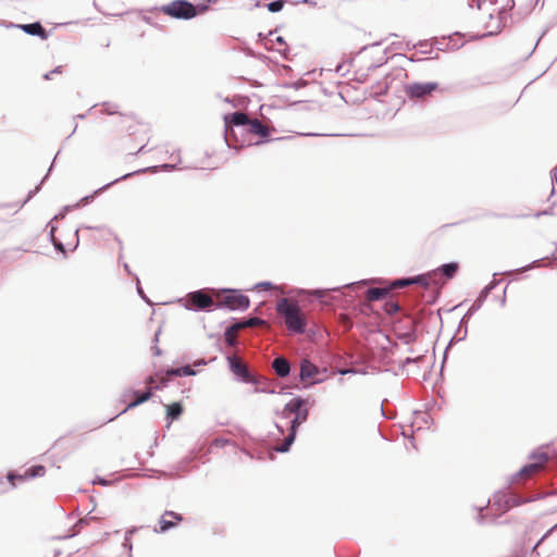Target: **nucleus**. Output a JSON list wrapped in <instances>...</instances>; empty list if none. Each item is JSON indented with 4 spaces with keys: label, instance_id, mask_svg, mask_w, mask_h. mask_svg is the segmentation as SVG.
Masks as SVG:
<instances>
[{
    "label": "nucleus",
    "instance_id": "nucleus-1",
    "mask_svg": "<svg viewBox=\"0 0 557 557\" xmlns=\"http://www.w3.org/2000/svg\"><path fill=\"white\" fill-rule=\"evenodd\" d=\"M276 311L283 318L287 330L295 334H304L307 318L297 301L282 298L276 304Z\"/></svg>",
    "mask_w": 557,
    "mask_h": 557
},
{
    "label": "nucleus",
    "instance_id": "nucleus-2",
    "mask_svg": "<svg viewBox=\"0 0 557 557\" xmlns=\"http://www.w3.org/2000/svg\"><path fill=\"white\" fill-rule=\"evenodd\" d=\"M206 4H194L188 0H173L170 3L156 8L163 14L175 20H191L207 11Z\"/></svg>",
    "mask_w": 557,
    "mask_h": 557
},
{
    "label": "nucleus",
    "instance_id": "nucleus-3",
    "mask_svg": "<svg viewBox=\"0 0 557 557\" xmlns=\"http://www.w3.org/2000/svg\"><path fill=\"white\" fill-rule=\"evenodd\" d=\"M531 499H525L520 495L510 492V491H499L496 492L493 496L492 500H488V510L486 516L492 515L490 521L494 522L496 519L502 516L504 512L508 511L510 508L530 502Z\"/></svg>",
    "mask_w": 557,
    "mask_h": 557
},
{
    "label": "nucleus",
    "instance_id": "nucleus-4",
    "mask_svg": "<svg viewBox=\"0 0 557 557\" xmlns=\"http://www.w3.org/2000/svg\"><path fill=\"white\" fill-rule=\"evenodd\" d=\"M250 122V117L242 112V111H235L231 114H227L224 116V124H225V132H224V139L226 145L230 148L238 149L245 146L244 143L238 144L234 126L236 127H244L248 125Z\"/></svg>",
    "mask_w": 557,
    "mask_h": 557
},
{
    "label": "nucleus",
    "instance_id": "nucleus-5",
    "mask_svg": "<svg viewBox=\"0 0 557 557\" xmlns=\"http://www.w3.org/2000/svg\"><path fill=\"white\" fill-rule=\"evenodd\" d=\"M224 295L216 302V308H227L232 311H245L250 306L249 298L237 289H224Z\"/></svg>",
    "mask_w": 557,
    "mask_h": 557
},
{
    "label": "nucleus",
    "instance_id": "nucleus-6",
    "mask_svg": "<svg viewBox=\"0 0 557 557\" xmlns=\"http://www.w3.org/2000/svg\"><path fill=\"white\" fill-rule=\"evenodd\" d=\"M186 308L193 311H212L216 309V302L203 289H199L187 295Z\"/></svg>",
    "mask_w": 557,
    "mask_h": 557
},
{
    "label": "nucleus",
    "instance_id": "nucleus-7",
    "mask_svg": "<svg viewBox=\"0 0 557 557\" xmlns=\"http://www.w3.org/2000/svg\"><path fill=\"white\" fill-rule=\"evenodd\" d=\"M438 88L436 82L410 83L405 85L404 91L410 99H424Z\"/></svg>",
    "mask_w": 557,
    "mask_h": 557
},
{
    "label": "nucleus",
    "instance_id": "nucleus-8",
    "mask_svg": "<svg viewBox=\"0 0 557 557\" xmlns=\"http://www.w3.org/2000/svg\"><path fill=\"white\" fill-rule=\"evenodd\" d=\"M318 374H320L319 367L312 363L309 359H302L300 361L298 376L305 387L323 382V379H317Z\"/></svg>",
    "mask_w": 557,
    "mask_h": 557
},
{
    "label": "nucleus",
    "instance_id": "nucleus-9",
    "mask_svg": "<svg viewBox=\"0 0 557 557\" xmlns=\"http://www.w3.org/2000/svg\"><path fill=\"white\" fill-rule=\"evenodd\" d=\"M228 367L231 371L244 383L257 384L258 380L255 377L246 364L242 363L236 356L227 357Z\"/></svg>",
    "mask_w": 557,
    "mask_h": 557
},
{
    "label": "nucleus",
    "instance_id": "nucleus-10",
    "mask_svg": "<svg viewBox=\"0 0 557 557\" xmlns=\"http://www.w3.org/2000/svg\"><path fill=\"white\" fill-rule=\"evenodd\" d=\"M459 264L457 262H448L432 270L435 272V281L437 286H442L446 281L453 278L457 274Z\"/></svg>",
    "mask_w": 557,
    "mask_h": 557
},
{
    "label": "nucleus",
    "instance_id": "nucleus-11",
    "mask_svg": "<svg viewBox=\"0 0 557 557\" xmlns=\"http://www.w3.org/2000/svg\"><path fill=\"white\" fill-rule=\"evenodd\" d=\"M308 398L296 396L293 399H290L287 404H285L284 408L278 414L282 419H288L290 414L296 416V412H300L308 408Z\"/></svg>",
    "mask_w": 557,
    "mask_h": 557
},
{
    "label": "nucleus",
    "instance_id": "nucleus-12",
    "mask_svg": "<svg viewBox=\"0 0 557 557\" xmlns=\"http://www.w3.org/2000/svg\"><path fill=\"white\" fill-rule=\"evenodd\" d=\"M531 458L534 459V461L522 467L519 472H517L516 476L522 478L537 471L547 461L548 456L545 453H533Z\"/></svg>",
    "mask_w": 557,
    "mask_h": 557
},
{
    "label": "nucleus",
    "instance_id": "nucleus-13",
    "mask_svg": "<svg viewBox=\"0 0 557 557\" xmlns=\"http://www.w3.org/2000/svg\"><path fill=\"white\" fill-rule=\"evenodd\" d=\"M46 468L41 465L33 466L28 468L24 474H17L14 472L8 473V480L15 485V481H22L24 479H34L45 475Z\"/></svg>",
    "mask_w": 557,
    "mask_h": 557
},
{
    "label": "nucleus",
    "instance_id": "nucleus-14",
    "mask_svg": "<svg viewBox=\"0 0 557 557\" xmlns=\"http://www.w3.org/2000/svg\"><path fill=\"white\" fill-rule=\"evenodd\" d=\"M8 27H16L22 29L24 33L37 36L42 40H46L49 37V33L42 27L39 22H34L29 24H13L11 23Z\"/></svg>",
    "mask_w": 557,
    "mask_h": 557
},
{
    "label": "nucleus",
    "instance_id": "nucleus-15",
    "mask_svg": "<svg viewBox=\"0 0 557 557\" xmlns=\"http://www.w3.org/2000/svg\"><path fill=\"white\" fill-rule=\"evenodd\" d=\"M271 366L275 374L281 379H285L290 374V362L283 356L274 358Z\"/></svg>",
    "mask_w": 557,
    "mask_h": 557
},
{
    "label": "nucleus",
    "instance_id": "nucleus-16",
    "mask_svg": "<svg viewBox=\"0 0 557 557\" xmlns=\"http://www.w3.org/2000/svg\"><path fill=\"white\" fill-rule=\"evenodd\" d=\"M132 394L135 397V399L133 401H131L123 411H121L119 414H116L115 418L119 417L120 414L126 412L127 410L133 409V408L141 405L143 403L149 400L152 397V389L148 388L146 392H143V393L139 391H134V392H132ZM113 419H114V417L110 418L108 421H112Z\"/></svg>",
    "mask_w": 557,
    "mask_h": 557
},
{
    "label": "nucleus",
    "instance_id": "nucleus-17",
    "mask_svg": "<svg viewBox=\"0 0 557 557\" xmlns=\"http://www.w3.org/2000/svg\"><path fill=\"white\" fill-rule=\"evenodd\" d=\"M265 321L258 317H248L242 318L239 320H235L234 323L231 324L232 331H239L245 327H253L259 325H264Z\"/></svg>",
    "mask_w": 557,
    "mask_h": 557
},
{
    "label": "nucleus",
    "instance_id": "nucleus-18",
    "mask_svg": "<svg viewBox=\"0 0 557 557\" xmlns=\"http://www.w3.org/2000/svg\"><path fill=\"white\" fill-rule=\"evenodd\" d=\"M247 128L250 134L257 135L262 139H267L270 137V128L265 126L262 122H260L258 119H250Z\"/></svg>",
    "mask_w": 557,
    "mask_h": 557
},
{
    "label": "nucleus",
    "instance_id": "nucleus-19",
    "mask_svg": "<svg viewBox=\"0 0 557 557\" xmlns=\"http://www.w3.org/2000/svg\"><path fill=\"white\" fill-rule=\"evenodd\" d=\"M410 281L412 282V284L420 285L424 288H428L431 285L437 286L435 281V272L433 271H429L426 273L412 276Z\"/></svg>",
    "mask_w": 557,
    "mask_h": 557
},
{
    "label": "nucleus",
    "instance_id": "nucleus-20",
    "mask_svg": "<svg viewBox=\"0 0 557 557\" xmlns=\"http://www.w3.org/2000/svg\"><path fill=\"white\" fill-rule=\"evenodd\" d=\"M309 418V409L306 408L305 410L300 412H296V416L289 421V428L288 430L292 432L297 433L299 426L305 423Z\"/></svg>",
    "mask_w": 557,
    "mask_h": 557
},
{
    "label": "nucleus",
    "instance_id": "nucleus-21",
    "mask_svg": "<svg viewBox=\"0 0 557 557\" xmlns=\"http://www.w3.org/2000/svg\"><path fill=\"white\" fill-rule=\"evenodd\" d=\"M165 375L169 377L173 376H190L196 375V371L189 366H183L178 368H170L165 371Z\"/></svg>",
    "mask_w": 557,
    "mask_h": 557
},
{
    "label": "nucleus",
    "instance_id": "nucleus-22",
    "mask_svg": "<svg viewBox=\"0 0 557 557\" xmlns=\"http://www.w3.org/2000/svg\"><path fill=\"white\" fill-rule=\"evenodd\" d=\"M168 516L174 518L177 521L183 520V517L180 513L174 512V511H165L160 520V531L161 532H166L175 525L173 521L165 519V517H168Z\"/></svg>",
    "mask_w": 557,
    "mask_h": 557
},
{
    "label": "nucleus",
    "instance_id": "nucleus-23",
    "mask_svg": "<svg viewBox=\"0 0 557 557\" xmlns=\"http://www.w3.org/2000/svg\"><path fill=\"white\" fill-rule=\"evenodd\" d=\"M388 289L381 287H369L366 292V298L369 301L384 299L388 295Z\"/></svg>",
    "mask_w": 557,
    "mask_h": 557
},
{
    "label": "nucleus",
    "instance_id": "nucleus-24",
    "mask_svg": "<svg viewBox=\"0 0 557 557\" xmlns=\"http://www.w3.org/2000/svg\"><path fill=\"white\" fill-rule=\"evenodd\" d=\"M183 413V406L181 403H173L166 406V419L169 420L168 428L171 422L175 419H178Z\"/></svg>",
    "mask_w": 557,
    "mask_h": 557
},
{
    "label": "nucleus",
    "instance_id": "nucleus-25",
    "mask_svg": "<svg viewBox=\"0 0 557 557\" xmlns=\"http://www.w3.org/2000/svg\"><path fill=\"white\" fill-rule=\"evenodd\" d=\"M297 433L292 432L288 430L287 436L284 438V441L275 447V450L278 453H287L290 449V446L295 442Z\"/></svg>",
    "mask_w": 557,
    "mask_h": 557
},
{
    "label": "nucleus",
    "instance_id": "nucleus-26",
    "mask_svg": "<svg viewBox=\"0 0 557 557\" xmlns=\"http://www.w3.org/2000/svg\"><path fill=\"white\" fill-rule=\"evenodd\" d=\"M468 335V323H463V321L460 320L459 325L450 339L449 344L455 342H461L465 341Z\"/></svg>",
    "mask_w": 557,
    "mask_h": 557
},
{
    "label": "nucleus",
    "instance_id": "nucleus-27",
    "mask_svg": "<svg viewBox=\"0 0 557 557\" xmlns=\"http://www.w3.org/2000/svg\"><path fill=\"white\" fill-rule=\"evenodd\" d=\"M497 273H494V280L487 284L479 294L476 297V300H481V304L483 305L491 292L498 285L499 281L495 278Z\"/></svg>",
    "mask_w": 557,
    "mask_h": 557
},
{
    "label": "nucleus",
    "instance_id": "nucleus-28",
    "mask_svg": "<svg viewBox=\"0 0 557 557\" xmlns=\"http://www.w3.org/2000/svg\"><path fill=\"white\" fill-rule=\"evenodd\" d=\"M483 305L481 304V300H474L471 305V307L468 309V311L463 314L461 318V321L463 323H469L471 317Z\"/></svg>",
    "mask_w": 557,
    "mask_h": 557
},
{
    "label": "nucleus",
    "instance_id": "nucleus-29",
    "mask_svg": "<svg viewBox=\"0 0 557 557\" xmlns=\"http://www.w3.org/2000/svg\"><path fill=\"white\" fill-rule=\"evenodd\" d=\"M267 8L272 13H277L283 10L284 1L283 0H274L267 4Z\"/></svg>",
    "mask_w": 557,
    "mask_h": 557
},
{
    "label": "nucleus",
    "instance_id": "nucleus-30",
    "mask_svg": "<svg viewBox=\"0 0 557 557\" xmlns=\"http://www.w3.org/2000/svg\"><path fill=\"white\" fill-rule=\"evenodd\" d=\"M237 331H232L231 330V325H228L226 329H225V332H224V339L226 342V344L231 345V346H234L236 344V338H235V333Z\"/></svg>",
    "mask_w": 557,
    "mask_h": 557
},
{
    "label": "nucleus",
    "instance_id": "nucleus-31",
    "mask_svg": "<svg viewBox=\"0 0 557 557\" xmlns=\"http://www.w3.org/2000/svg\"><path fill=\"white\" fill-rule=\"evenodd\" d=\"M274 42L280 45V46H286V42H285V39L284 37L282 36H276L275 39H274ZM277 51L282 54V57L287 60L288 59V48L285 47L284 49H277Z\"/></svg>",
    "mask_w": 557,
    "mask_h": 557
},
{
    "label": "nucleus",
    "instance_id": "nucleus-32",
    "mask_svg": "<svg viewBox=\"0 0 557 557\" xmlns=\"http://www.w3.org/2000/svg\"><path fill=\"white\" fill-rule=\"evenodd\" d=\"M411 277H401V278H397L395 280L393 283H392V286L394 288H403V287H406V286H409V285H412V282L410 281Z\"/></svg>",
    "mask_w": 557,
    "mask_h": 557
},
{
    "label": "nucleus",
    "instance_id": "nucleus-33",
    "mask_svg": "<svg viewBox=\"0 0 557 557\" xmlns=\"http://www.w3.org/2000/svg\"><path fill=\"white\" fill-rule=\"evenodd\" d=\"M306 85H307V81H305V79L300 78V79H298V81H296V82L285 83V84L283 85V87H284V88H293V89L298 90V89H300V88L305 87Z\"/></svg>",
    "mask_w": 557,
    "mask_h": 557
},
{
    "label": "nucleus",
    "instance_id": "nucleus-34",
    "mask_svg": "<svg viewBox=\"0 0 557 557\" xmlns=\"http://www.w3.org/2000/svg\"><path fill=\"white\" fill-rule=\"evenodd\" d=\"M144 171H145V170H139V171H136V172H133V173H126V174L122 175L121 177H119V178H116V180L112 181L111 183H108V184H107V185H104L103 187L99 188V189H98V191H102V190L107 189L108 187H110L111 185H113V184H115V183H117V182H120V181H122V180H126V178H128L129 176H132V175H134V174H136V173H139V172H144Z\"/></svg>",
    "mask_w": 557,
    "mask_h": 557
},
{
    "label": "nucleus",
    "instance_id": "nucleus-35",
    "mask_svg": "<svg viewBox=\"0 0 557 557\" xmlns=\"http://www.w3.org/2000/svg\"><path fill=\"white\" fill-rule=\"evenodd\" d=\"M253 288L270 290V289L274 288V285L271 282H260V283L256 284Z\"/></svg>",
    "mask_w": 557,
    "mask_h": 557
},
{
    "label": "nucleus",
    "instance_id": "nucleus-36",
    "mask_svg": "<svg viewBox=\"0 0 557 557\" xmlns=\"http://www.w3.org/2000/svg\"><path fill=\"white\" fill-rule=\"evenodd\" d=\"M135 278H136V283H137V286H136V287H137V293L139 294V296H140V297H141L146 302L150 304V300L146 297V295H145V293H144V290H143V288H141V286H140V281H139L138 276H137V275H135Z\"/></svg>",
    "mask_w": 557,
    "mask_h": 557
},
{
    "label": "nucleus",
    "instance_id": "nucleus-37",
    "mask_svg": "<svg viewBox=\"0 0 557 557\" xmlns=\"http://www.w3.org/2000/svg\"><path fill=\"white\" fill-rule=\"evenodd\" d=\"M486 5V0H470V7H476L479 10H483Z\"/></svg>",
    "mask_w": 557,
    "mask_h": 557
},
{
    "label": "nucleus",
    "instance_id": "nucleus-38",
    "mask_svg": "<svg viewBox=\"0 0 557 557\" xmlns=\"http://www.w3.org/2000/svg\"><path fill=\"white\" fill-rule=\"evenodd\" d=\"M103 108L108 114L117 113L116 106L113 103H104Z\"/></svg>",
    "mask_w": 557,
    "mask_h": 557
},
{
    "label": "nucleus",
    "instance_id": "nucleus-39",
    "mask_svg": "<svg viewBox=\"0 0 557 557\" xmlns=\"http://www.w3.org/2000/svg\"><path fill=\"white\" fill-rule=\"evenodd\" d=\"M169 379H170L169 376L162 377L160 380V382L154 386V389L160 391V389H163L164 387H166L168 383H169Z\"/></svg>",
    "mask_w": 557,
    "mask_h": 557
},
{
    "label": "nucleus",
    "instance_id": "nucleus-40",
    "mask_svg": "<svg viewBox=\"0 0 557 557\" xmlns=\"http://www.w3.org/2000/svg\"><path fill=\"white\" fill-rule=\"evenodd\" d=\"M540 262H541V260H535V261L531 262L530 264H528L527 267H522L521 269H518L517 271L524 272V271L531 270V269L537 267L540 264Z\"/></svg>",
    "mask_w": 557,
    "mask_h": 557
},
{
    "label": "nucleus",
    "instance_id": "nucleus-41",
    "mask_svg": "<svg viewBox=\"0 0 557 557\" xmlns=\"http://www.w3.org/2000/svg\"><path fill=\"white\" fill-rule=\"evenodd\" d=\"M51 242L57 250L64 251V245L62 242L58 240L57 238H52Z\"/></svg>",
    "mask_w": 557,
    "mask_h": 557
},
{
    "label": "nucleus",
    "instance_id": "nucleus-42",
    "mask_svg": "<svg viewBox=\"0 0 557 557\" xmlns=\"http://www.w3.org/2000/svg\"><path fill=\"white\" fill-rule=\"evenodd\" d=\"M39 188H40V185H39V186H37L35 189L30 190V191L28 193V195H27V198H26V199L24 200V202L22 203V206H23V205H25L29 199H32V198H33V197L38 193Z\"/></svg>",
    "mask_w": 557,
    "mask_h": 557
},
{
    "label": "nucleus",
    "instance_id": "nucleus-43",
    "mask_svg": "<svg viewBox=\"0 0 557 557\" xmlns=\"http://www.w3.org/2000/svg\"><path fill=\"white\" fill-rule=\"evenodd\" d=\"M255 392H256V393H268V394H274V393H275V391H274V389L269 388V387H262V388H258V387H256V388H255Z\"/></svg>",
    "mask_w": 557,
    "mask_h": 557
},
{
    "label": "nucleus",
    "instance_id": "nucleus-44",
    "mask_svg": "<svg viewBox=\"0 0 557 557\" xmlns=\"http://www.w3.org/2000/svg\"><path fill=\"white\" fill-rule=\"evenodd\" d=\"M94 484H100L102 486H107L109 484V482L106 479H103V478H97L94 481Z\"/></svg>",
    "mask_w": 557,
    "mask_h": 557
},
{
    "label": "nucleus",
    "instance_id": "nucleus-45",
    "mask_svg": "<svg viewBox=\"0 0 557 557\" xmlns=\"http://www.w3.org/2000/svg\"><path fill=\"white\" fill-rule=\"evenodd\" d=\"M387 59H385L384 61L380 62V63H372L371 65H369L368 70L369 71H373L377 67H380L382 64L386 63Z\"/></svg>",
    "mask_w": 557,
    "mask_h": 557
},
{
    "label": "nucleus",
    "instance_id": "nucleus-46",
    "mask_svg": "<svg viewBox=\"0 0 557 557\" xmlns=\"http://www.w3.org/2000/svg\"><path fill=\"white\" fill-rule=\"evenodd\" d=\"M556 528H557V523H556L553 528H550V529H549V530H548V531L543 535V537L539 541V543L536 544V546H537L541 542H543V541H544V540H545V539H546V537H547V536H548V535H549V534H550V533H552Z\"/></svg>",
    "mask_w": 557,
    "mask_h": 557
},
{
    "label": "nucleus",
    "instance_id": "nucleus-47",
    "mask_svg": "<svg viewBox=\"0 0 557 557\" xmlns=\"http://www.w3.org/2000/svg\"><path fill=\"white\" fill-rule=\"evenodd\" d=\"M421 357H418V358H406L405 361H404V364H409V363H413V362H417L418 360H420Z\"/></svg>",
    "mask_w": 557,
    "mask_h": 557
},
{
    "label": "nucleus",
    "instance_id": "nucleus-48",
    "mask_svg": "<svg viewBox=\"0 0 557 557\" xmlns=\"http://www.w3.org/2000/svg\"><path fill=\"white\" fill-rule=\"evenodd\" d=\"M497 14H498V18H499V21H503L504 18H506L507 12H506V10H505V9H502V10H499V11L497 12Z\"/></svg>",
    "mask_w": 557,
    "mask_h": 557
},
{
    "label": "nucleus",
    "instance_id": "nucleus-49",
    "mask_svg": "<svg viewBox=\"0 0 557 557\" xmlns=\"http://www.w3.org/2000/svg\"><path fill=\"white\" fill-rule=\"evenodd\" d=\"M547 214H550V209L549 210H544V211H539L534 214L535 218H540L542 215H547Z\"/></svg>",
    "mask_w": 557,
    "mask_h": 557
},
{
    "label": "nucleus",
    "instance_id": "nucleus-50",
    "mask_svg": "<svg viewBox=\"0 0 557 557\" xmlns=\"http://www.w3.org/2000/svg\"><path fill=\"white\" fill-rule=\"evenodd\" d=\"M399 310V306L397 304H392L391 305V310L388 311L389 313H395Z\"/></svg>",
    "mask_w": 557,
    "mask_h": 557
},
{
    "label": "nucleus",
    "instance_id": "nucleus-51",
    "mask_svg": "<svg viewBox=\"0 0 557 557\" xmlns=\"http://www.w3.org/2000/svg\"><path fill=\"white\" fill-rule=\"evenodd\" d=\"M356 371L352 370V369H343V370H339V373L342 375H345V374H348V373H355Z\"/></svg>",
    "mask_w": 557,
    "mask_h": 557
},
{
    "label": "nucleus",
    "instance_id": "nucleus-52",
    "mask_svg": "<svg viewBox=\"0 0 557 557\" xmlns=\"http://www.w3.org/2000/svg\"><path fill=\"white\" fill-rule=\"evenodd\" d=\"M152 351H153V355H156V356H160L161 355V349L158 346H153L152 347Z\"/></svg>",
    "mask_w": 557,
    "mask_h": 557
},
{
    "label": "nucleus",
    "instance_id": "nucleus-53",
    "mask_svg": "<svg viewBox=\"0 0 557 557\" xmlns=\"http://www.w3.org/2000/svg\"><path fill=\"white\" fill-rule=\"evenodd\" d=\"M61 70H62V66H57V67H54V69L51 71V73H52V74H60V73H61Z\"/></svg>",
    "mask_w": 557,
    "mask_h": 557
},
{
    "label": "nucleus",
    "instance_id": "nucleus-54",
    "mask_svg": "<svg viewBox=\"0 0 557 557\" xmlns=\"http://www.w3.org/2000/svg\"><path fill=\"white\" fill-rule=\"evenodd\" d=\"M314 295H317L318 297H323V295H324V290L315 289V290H314Z\"/></svg>",
    "mask_w": 557,
    "mask_h": 557
},
{
    "label": "nucleus",
    "instance_id": "nucleus-55",
    "mask_svg": "<svg viewBox=\"0 0 557 557\" xmlns=\"http://www.w3.org/2000/svg\"><path fill=\"white\" fill-rule=\"evenodd\" d=\"M161 168L164 169V170H172V169L175 168V165H173V164H163Z\"/></svg>",
    "mask_w": 557,
    "mask_h": 557
},
{
    "label": "nucleus",
    "instance_id": "nucleus-56",
    "mask_svg": "<svg viewBox=\"0 0 557 557\" xmlns=\"http://www.w3.org/2000/svg\"><path fill=\"white\" fill-rule=\"evenodd\" d=\"M275 426H276V429H277L278 433H280L281 435H283V434H284V429H283L280 424H277V423H275Z\"/></svg>",
    "mask_w": 557,
    "mask_h": 557
},
{
    "label": "nucleus",
    "instance_id": "nucleus-57",
    "mask_svg": "<svg viewBox=\"0 0 557 557\" xmlns=\"http://www.w3.org/2000/svg\"><path fill=\"white\" fill-rule=\"evenodd\" d=\"M123 267H124V270L127 272V274H129V275H131V274H132V272H131V269H129L128 264H127V263H124V264H123Z\"/></svg>",
    "mask_w": 557,
    "mask_h": 557
},
{
    "label": "nucleus",
    "instance_id": "nucleus-58",
    "mask_svg": "<svg viewBox=\"0 0 557 557\" xmlns=\"http://www.w3.org/2000/svg\"><path fill=\"white\" fill-rule=\"evenodd\" d=\"M54 231H55V227L53 225H51V227H50V237H51V239L55 238L54 235H53Z\"/></svg>",
    "mask_w": 557,
    "mask_h": 557
},
{
    "label": "nucleus",
    "instance_id": "nucleus-59",
    "mask_svg": "<svg viewBox=\"0 0 557 557\" xmlns=\"http://www.w3.org/2000/svg\"><path fill=\"white\" fill-rule=\"evenodd\" d=\"M51 75H53V74H52V73H51V71H50L49 73H46V74L44 75V78H45V79H50V78H51Z\"/></svg>",
    "mask_w": 557,
    "mask_h": 557
},
{
    "label": "nucleus",
    "instance_id": "nucleus-60",
    "mask_svg": "<svg viewBox=\"0 0 557 557\" xmlns=\"http://www.w3.org/2000/svg\"><path fill=\"white\" fill-rule=\"evenodd\" d=\"M124 545H125V546H127V545H128V547H129V548L132 547V545L129 544V539H128V536H127V535L125 536V543H124Z\"/></svg>",
    "mask_w": 557,
    "mask_h": 557
},
{
    "label": "nucleus",
    "instance_id": "nucleus-61",
    "mask_svg": "<svg viewBox=\"0 0 557 557\" xmlns=\"http://www.w3.org/2000/svg\"><path fill=\"white\" fill-rule=\"evenodd\" d=\"M171 158H172L173 160H176L177 162H181L180 157H174V154H173V153H172Z\"/></svg>",
    "mask_w": 557,
    "mask_h": 557
},
{
    "label": "nucleus",
    "instance_id": "nucleus-62",
    "mask_svg": "<svg viewBox=\"0 0 557 557\" xmlns=\"http://www.w3.org/2000/svg\"><path fill=\"white\" fill-rule=\"evenodd\" d=\"M159 333H160V331L154 334V342L159 341Z\"/></svg>",
    "mask_w": 557,
    "mask_h": 557
},
{
    "label": "nucleus",
    "instance_id": "nucleus-63",
    "mask_svg": "<svg viewBox=\"0 0 557 557\" xmlns=\"http://www.w3.org/2000/svg\"><path fill=\"white\" fill-rule=\"evenodd\" d=\"M480 519H483L484 516H483V508H480V515H479Z\"/></svg>",
    "mask_w": 557,
    "mask_h": 557
},
{
    "label": "nucleus",
    "instance_id": "nucleus-64",
    "mask_svg": "<svg viewBox=\"0 0 557 557\" xmlns=\"http://www.w3.org/2000/svg\"><path fill=\"white\" fill-rule=\"evenodd\" d=\"M147 170H150V171H152V172H156V171H157V166L148 168Z\"/></svg>",
    "mask_w": 557,
    "mask_h": 557
}]
</instances>
